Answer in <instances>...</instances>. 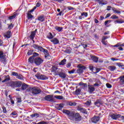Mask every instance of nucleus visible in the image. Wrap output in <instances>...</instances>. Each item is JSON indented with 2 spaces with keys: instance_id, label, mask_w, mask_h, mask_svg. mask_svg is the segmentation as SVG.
<instances>
[{
  "instance_id": "nucleus-23",
  "label": "nucleus",
  "mask_w": 124,
  "mask_h": 124,
  "mask_svg": "<svg viewBox=\"0 0 124 124\" xmlns=\"http://www.w3.org/2000/svg\"><path fill=\"white\" fill-rule=\"evenodd\" d=\"M28 87L29 85L26 84V83H23L21 86V89L23 90V91H25V90L28 89Z\"/></svg>"
},
{
  "instance_id": "nucleus-5",
  "label": "nucleus",
  "mask_w": 124,
  "mask_h": 124,
  "mask_svg": "<svg viewBox=\"0 0 124 124\" xmlns=\"http://www.w3.org/2000/svg\"><path fill=\"white\" fill-rule=\"evenodd\" d=\"M34 62L36 65H40L43 62L44 60L39 57H36L34 59Z\"/></svg>"
},
{
  "instance_id": "nucleus-31",
  "label": "nucleus",
  "mask_w": 124,
  "mask_h": 124,
  "mask_svg": "<svg viewBox=\"0 0 124 124\" xmlns=\"http://www.w3.org/2000/svg\"><path fill=\"white\" fill-rule=\"evenodd\" d=\"M38 21H40V22H44V16H41L38 18Z\"/></svg>"
},
{
  "instance_id": "nucleus-37",
  "label": "nucleus",
  "mask_w": 124,
  "mask_h": 124,
  "mask_svg": "<svg viewBox=\"0 0 124 124\" xmlns=\"http://www.w3.org/2000/svg\"><path fill=\"white\" fill-rule=\"evenodd\" d=\"M32 118H38L39 117V114L38 113L32 114L31 115Z\"/></svg>"
},
{
  "instance_id": "nucleus-32",
  "label": "nucleus",
  "mask_w": 124,
  "mask_h": 124,
  "mask_svg": "<svg viewBox=\"0 0 124 124\" xmlns=\"http://www.w3.org/2000/svg\"><path fill=\"white\" fill-rule=\"evenodd\" d=\"M47 38L48 39H53L54 38V36L52 34V33L50 32L47 36Z\"/></svg>"
},
{
  "instance_id": "nucleus-9",
  "label": "nucleus",
  "mask_w": 124,
  "mask_h": 124,
  "mask_svg": "<svg viewBox=\"0 0 124 124\" xmlns=\"http://www.w3.org/2000/svg\"><path fill=\"white\" fill-rule=\"evenodd\" d=\"M96 1H97L99 5H101V6H103V5H106V4L108 3L107 1L105 0H96Z\"/></svg>"
},
{
  "instance_id": "nucleus-53",
  "label": "nucleus",
  "mask_w": 124,
  "mask_h": 124,
  "mask_svg": "<svg viewBox=\"0 0 124 124\" xmlns=\"http://www.w3.org/2000/svg\"><path fill=\"white\" fill-rule=\"evenodd\" d=\"M81 16H84L85 17H88V13L86 12H83L81 13Z\"/></svg>"
},
{
  "instance_id": "nucleus-22",
  "label": "nucleus",
  "mask_w": 124,
  "mask_h": 124,
  "mask_svg": "<svg viewBox=\"0 0 124 124\" xmlns=\"http://www.w3.org/2000/svg\"><path fill=\"white\" fill-rule=\"evenodd\" d=\"M55 30L57 31H58L59 32H61L62 31V30H63V27H58V26H56L55 27Z\"/></svg>"
},
{
  "instance_id": "nucleus-25",
  "label": "nucleus",
  "mask_w": 124,
  "mask_h": 124,
  "mask_svg": "<svg viewBox=\"0 0 124 124\" xmlns=\"http://www.w3.org/2000/svg\"><path fill=\"white\" fill-rule=\"evenodd\" d=\"M60 77H61L62 79H64L65 78V77H66V75L64 74V73H61L58 75Z\"/></svg>"
},
{
  "instance_id": "nucleus-4",
  "label": "nucleus",
  "mask_w": 124,
  "mask_h": 124,
  "mask_svg": "<svg viewBox=\"0 0 124 124\" xmlns=\"http://www.w3.org/2000/svg\"><path fill=\"white\" fill-rule=\"evenodd\" d=\"M45 100L46 101H50V102H55L53 95H47L44 97Z\"/></svg>"
},
{
  "instance_id": "nucleus-50",
  "label": "nucleus",
  "mask_w": 124,
  "mask_h": 124,
  "mask_svg": "<svg viewBox=\"0 0 124 124\" xmlns=\"http://www.w3.org/2000/svg\"><path fill=\"white\" fill-rule=\"evenodd\" d=\"M16 101L18 103H20V102H22V99L20 97H17L16 98Z\"/></svg>"
},
{
  "instance_id": "nucleus-12",
  "label": "nucleus",
  "mask_w": 124,
  "mask_h": 124,
  "mask_svg": "<svg viewBox=\"0 0 124 124\" xmlns=\"http://www.w3.org/2000/svg\"><path fill=\"white\" fill-rule=\"evenodd\" d=\"M110 117L113 120H117V119H119V118H121V115L120 114H113L110 115Z\"/></svg>"
},
{
  "instance_id": "nucleus-8",
  "label": "nucleus",
  "mask_w": 124,
  "mask_h": 124,
  "mask_svg": "<svg viewBox=\"0 0 124 124\" xmlns=\"http://www.w3.org/2000/svg\"><path fill=\"white\" fill-rule=\"evenodd\" d=\"M94 91H95V88L93 87V85H88V92L89 93H93Z\"/></svg>"
},
{
  "instance_id": "nucleus-39",
  "label": "nucleus",
  "mask_w": 124,
  "mask_h": 124,
  "mask_svg": "<svg viewBox=\"0 0 124 124\" xmlns=\"http://www.w3.org/2000/svg\"><path fill=\"white\" fill-rule=\"evenodd\" d=\"M115 23L117 24H123L124 23V21H123L122 19L117 20L115 21Z\"/></svg>"
},
{
  "instance_id": "nucleus-51",
  "label": "nucleus",
  "mask_w": 124,
  "mask_h": 124,
  "mask_svg": "<svg viewBox=\"0 0 124 124\" xmlns=\"http://www.w3.org/2000/svg\"><path fill=\"white\" fill-rule=\"evenodd\" d=\"M32 15H31V14H30V13H28V19L29 20H30V19H31V18H32Z\"/></svg>"
},
{
  "instance_id": "nucleus-38",
  "label": "nucleus",
  "mask_w": 124,
  "mask_h": 124,
  "mask_svg": "<svg viewBox=\"0 0 124 124\" xmlns=\"http://www.w3.org/2000/svg\"><path fill=\"white\" fill-rule=\"evenodd\" d=\"M57 69H58V67H57L55 66H53L52 68L51 69V72H55L56 73V71H57Z\"/></svg>"
},
{
  "instance_id": "nucleus-41",
  "label": "nucleus",
  "mask_w": 124,
  "mask_h": 124,
  "mask_svg": "<svg viewBox=\"0 0 124 124\" xmlns=\"http://www.w3.org/2000/svg\"><path fill=\"white\" fill-rule=\"evenodd\" d=\"M69 105H70V106H76V105H77V103L76 102H71L69 103Z\"/></svg>"
},
{
  "instance_id": "nucleus-10",
  "label": "nucleus",
  "mask_w": 124,
  "mask_h": 124,
  "mask_svg": "<svg viewBox=\"0 0 124 124\" xmlns=\"http://www.w3.org/2000/svg\"><path fill=\"white\" fill-rule=\"evenodd\" d=\"M102 104H103V102L101 99L97 100L94 103V105L97 107H100Z\"/></svg>"
},
{
  "instance_id": "nucleus-3",
  "label": "nucleus",
  "mask_w": 124,
  "mask_h": 124,
  "mask_svg": "<svg viewBox=\"0 0 124 124\" xmlns=\"http://www.w3.org/2000/svg\"><path fill=\"white\" fill-rule=\"evenodd\" d=\"M41 52H43L45 55V58L46 60H50L51 59V56H50V54H49V51L47 49H45L43 48V47H42V49H41Z\"/></svg>"
},
{
  "instance_id": "nucleus-47",
  "label": "nucleus",
  "mask_w": 124,
  "mask_h": 124,
  "mask_svg": "<svg viewBox=\"0 0 124 124\" xmlns=\"http://www.w3.org/2000/svg\"><path fill=\"white\" fill-rule=\"evenodd\" d=\"M81 85L83 89H87V88H88V85L87 84V83H82Z\"/></svg>"
},
{
  "instance_id": "nucleus-1",
  "label": "nucleus",
  "mask_w": 124,
  "mask_h": 124,
  "mask_svg": "<svg viewBox=\"0 0 124 124\" xmlns=\"http://www.w3.org/2000/svg\"><path fill=\"white\" fill-rule=\"evenodd\" d=\"M63 113L65 114L68 117V119L71 121H75V122H80L82 120V116L80 115L79 113H75L73 111H70L67 109L63 110Z\"/></svg>"
},
{
  "instance_id": "nucleus-42",
  "label": "nucleus",
  "mask_w": 124,
  "mask_h": 124,
  "mask_svg": "<svg viewBox=\"0 0 124 124\" xmlns=\"http://www.w3.org/2000/svg\"><path fill=\"white\" fill-rule=\"evenodd\" d=\"M5 79L2 81V83H4L5 82H7V81H9L10 80V78L6 77V76L5 77Z\"/></svg>"
},
{
  "instance_id": "nucleus-24",
  "label": "nucleus",
  "mask_w": 124,
  "mask_h": 124,
  "mask_svg": "<svg viewBox=\"0 0 124 124\" xmlns=\"http://www.w3.org/2000/svg\"><path fill=\"white\" fill-rule=\"evenodd\" d=\"M29 37L30 39H31V40H33L34 37H35V32L31 31V34L30 35Z\"/></svg>"
},
{
  "instance_id": "nucleus-64",
  "label": "nucleus",
  "mask_w": 124,
  "mask_h": 124,
  "mask_svg": "<svg viewBox=\"0 0 124 124\" xmlns=\"http://www.w3.org/2000/svg\"><path fill=\"white\" fill-rule=\"evenodd\" d=\"M117 65L119 67H123V66H124V64L121 63H118Z\"/></svg>"
},
{
  "instance_id": "nucleus-46",
  "label": "nucleus",
  "mask_w": 124,
  "mask_h": 124,
  "mask_svg": "<svg viewBox=\"0 0 124 124\" xmlns=\"http://www.w3.org/2000/svg\"><path fill=\"white\" fill-rule=\"evenodd\" d=\"M110 19H119V16L116 15H113L110 17Z\"/></svg>"
},
{
  "instance_id": "nucleus-7",
  "label": "nucleus",
  "mask_w": 124,
  "mask_h": 124,
  "mask_svg": "<svg viewBox=\"0 0 124 124\" xmlns=\"http://www.w3.org/2000/svg\"><path fill=\"white\" fill-rule=\"evenodd\" d=\"M78 69L77 70V73H78V74H81V73H83L84 72V70L86 69V67L84 65H78Z\"/></svg>"
},
{
  "instance_id": "nucleus-61",
  "label": "nucleus",
  "mask_w": 124,
  "mask_h": 124,
  "mask_svg": "<svg viewBox=\"0 0 124 124\" xmlns=\"http://www.w3.org/2000/svg\"><path fill=\"white\" fill-rule=\"evenodd\" d=\"M67 8H68V10H73V9H74V8H73L71 6H68Z\"/></svg>"
},
{
  "instance_id": "nucleus-45",
  "label": "nucleus",
  "mask_w": 124,
  "mask_h": 124,
  "mask_svg": "<svg viewBox=\"0 0 124 124\" xmlns=\"http://www.w3.org/2000/svg\"><path fill=\"white\" fill-rule=\"evenodd\" d=\"M91 103H92V102L91 101H87L85 103V105H87V106H90Z\"/></svg>"
},
{
  "instance_id": "nucleus-19",
  "label": "nucleus",
  "mask_w": 124,
  "mask_h": 124,
  "mask_svg": "<svg viewBox=\"0 0 124 124\" xmlns=\"http://www.w3.org/2000/svg\"><path fill=\"white\" fill-rule=\"evenodd\" d=\"M78 111H80L81 113H83V114H85L86 115L88 114V112L87 111V110L83 108H78Z\"/></svg>"
},
{
  "instance_id": "nucleus-63",
  "label": "nucleus",
  "mask_w": 124,
  "mask_h": 124,
  "mask_svg": "<svg viewBox=\"0 0 124 124\" xmlns=\"http://www.w3.org/2000/svg\"><path fill=\"white\" fill-rule=\"evenodd\" d=\"M3 56H5L3 55V52L0 51V58H1V57H3Z\"/></svg>"
},
{
  "instance_id": "nucleus-15",
  "label": "nucleus",
  "mask_w": 124,
  "mask_h": 124,
  "mask_svg": "<svg viewBox=\"0 0 124 124\" xmlns=\"http://www.w3.org/2000/svg\"><path fill=\"white\" fill-rule=\"evenodd\" d=\"M0 62H2L4 64H6V58H5V55L0 57Z\"/></svg>"
},
{
  "instance_id": "nucleus-44",
  "label": "nucleus",
  "mask_w": 124,
  "mask_h": 124,
  "mask_svg": "<svg viewBox=\"0 0 124 124\" xmlns=\"http://www.w3.org/2000/svg\"><path fill=\"white\" fill-rule=\"evenodd\" d=\"M89 68L90 70H91V71H92V72H94L93 70H94V68L95 69V68H93V66L92 65L89 66Z\"/></svg>"
},
{
  "instance_id": "nucleus-43",
  "label": "nucleus",
  "mask_w": 124,
  "mask_h": 124,
  "mask_svg": "<svg viewBox=\"0 0 124 124\" xmlns=\"http://www.w3.org/2000/svg\"><path fill=\"white\" fill-rule=\"evenodd\" d=\"M32 53H33V50H29L27 53V55H28V56H31V55H32Z\"/></svg>"
},
{
  "instance_id": "nucleus-14",
  "label": "nucleus",
  "mask_w": 124,
  "mask_h": 124,
  "mask_svg": "<svg viewBox=\"0 0 124 124\" xmlns=\"http://www.w3.org/2000/svg\"><path fill=\"white\" fill-rule=\"evenodd\" d=\"M50 41L55 45H57V44H59V43H60V41H59L57 38H53Z\"/></svg>"
},
{
  "instance_id": "nucleus-60",
  "label": "nucleus",
  "mask_w": 124,
  "mask_h": 124,
  "mask_svg": "<svg viewBox=\"0 0 124 124\" xmlns=\"http://www.w3.org/2000/svg\"><path fill=\"white\" fill-rule=\"evenodd\" d=\"M2 108V109H3V113H6V112H7V111H6V108L5 107H3Z\"/></svg>"
},
{
  "instance_id": "nucleus-34",
  "label": "nucleus",
  "mask_w": 124,
  "mask_h": 124,
  "mask_svg": "<svg viewBox=\"0 0 124 124\" xmlns=\"http://www.w3.org/2000/svg\"><path fill=\"white\" fill-rule=\"evenodd\" d=\"M16 78L17 79H19V80H24V77H23V75H22L20 74L18 75Z\"/></svg>"
},
{
  "instance_id": "nucleus-55",
  "label": "nucleus",
  "mask_w": 124,
  "mask_h": 124,
  "mask_svg": "<svg viewBox=\"0 0 124 124\" xmlns=\"http://www.w3.org/2000/svg\"><path fill=\"white\" fill-rule=\"evenodd\" d=\"M111 20H107L105 22V26H106L108 24H110L111 23Z\"/></svg>"
},
{
  "instance_id": "nucleus-20",
  "label": "nucleus",
  "mask_w": 124,
  "mask_h": 124,
  "mask_svg": "<svg viewBox=\"0 0 124 124\" xmlns=\"http://www.w3.org/2000/svg\"><path fill=\"white\" fill-rule=\"evenodd\" d=\"M32 47L34 48V49H36L37 50H39L40 51H41V49H42V46H40L35 44L33 45Z\"/></svg>"
},
{
  "instance_id": "nucleus-52",
  "label": "nucleus",
  "mask_w": 124,
  "mask_h": 124,
  "mask_svg": "<svg viewBox=\"0 0 124 124\" xmlns=\"http://www.w3.org/2000/svg\"><path fill=\"white\" fill-rule=\"evenodd\" d=\"M101 70V69L100 68H96V71L93 72V73H94V74H96V73H98V72H99V71H100Z\"/></svg>"
},
{
  "instance_id": "nucleus-29",
  "label": "nucleus",
  "mask_w": 124,
  "mask_h": 124,
  "mask_svg": "<svg viewBox=\"0 0 124 124\" xmlns=\"http://www.w3.org/2000/svg\"><path fill=\"white\" fill-rule=\"evenodd\" d=\"M28 61L30 63H33V61H34V58H33V56H31L29 58Z\"/></svg>"
},
{
  "instance_id": "nucleus-21",
  "label": "nucleus",
  "mask_w": 124,
  "mask_h": 124,
  "mask_svg": "<svg viewBox=\"0 0 124 124\" xmlns=\"http://www.w3.org/2000/svg\"><path fill=\"white\" fill-rule=\"evenodd\" d=\"M16 88H20L22 86V82L20 81H15Z\"/></svg>"
},
{
  "instance_id": "nucleus-58",
  "label": "nucleus",
  "mask_w": 124,
  "mask_h": 124,
  "mask_svg": "<svg viewBox=\"0 0 124 124\" xmlns=\"http://www.w3.org/2000/svg\"><path fill=\"white\" fill-rule=\"evenodd\" d=\"M75 72V69H73L72 71H69L68 73L69 74H73Z\"/></svg>"
},
{
  "instance_id": "nucleus-36",
  "label": "nucleus",
  "mask_w": 124,
  "mask_h": 124,
  "mask_svg": "<svg viewBox=\"0 0 124 124\" xmlns=\"http://www.w3.org/2000/svg\"><path fill=\"white\" fill-rule=\"evenodd\" d=\"M63 106H64L63 104H60L57 108L58 110H62L63 108Z\"/></svg>"
},
{
  "instance_id": "nucleus-33",
  "label": "nucleus",
  "mask_w": 124,
  "mask_h": 124,
  "mask_svg": "<svg viewBox=\"0 0 124 124\" xmlns=\"http://www.w3.org/2000/svg\"><path fill=\"white\" fill-rule=\"evenodd\" d=\"M55 98L56 99L62 100L63 99V96L61 95H55L54 96Z\"/></svg>"
},
{
  "instance_id": "nucleus-54",
  "label": "nucleus",
  "mask_w": 124,
  "mask_h": 124,
  "mask_svg": "<svg viewBox=\"0 0 124 124\" xmlns=\"http://www.w3.org/2000/svg\"><path fill=\"white\" fill-rule=\"evenodd\" d=\"M120 46H121V43H119L116 45L113 46H112L114 47H120Z\"/></svg>"
},
{
  "instance_id": "nucleus-17",
  "label": "nucleus",
  "mask_w": 124,
  "mask_h": 124,
  "mask_svg": "<svg viewBox=\"0 0 124 124\" xmlns=\"http://www.w3.org/2000/svg\"><path fill=\"white\" fill-rule=\"evenodd\" d=\"M18 15V13L17 12H15L13 16H9V20H13L15 18H16V16Z\"/></svg>"
},
{
  "instance_id": "nucleus-13",
  "label": "nucleus",
  "mask_w": 124,
  "mask_h": 124,
  "mask_svg": "<svg viewBox=\"0 0 124 124\" xmlns=\"http://www.w3.org/2000/svg\"><path fill=\"white\" fill-rule=\"evenodd\" d=\"M119 83L120 85H124V76H122L119 77Z\"/></svg>"
},
{
  "instance_id": "nucleus-2",
  "label": "nucleus",
  "mask_w": 124,
  "mask_h": 124,
  "mask_svg": "<svg viewBox=\"0 0 124 124\" xmlns=\"http://www.w3.org/2000/svg\"><path fill=\"white\" fill-rule=\"evenodd\" d=\"M26 92L30 93L31 95H35L41 93V90L36 87L29 88L26 90Z\"/></svg>"
},
{
  "instance_id": "nucleus-49",
  "label": "nucleus",
  "mask_w": 124,
  "mask_h": 124,
  "mask_svg": "<svg viewBox=\"0 0 124 124\" xmlns=\"http://www.w3.org/2000/svg\"><path fill=\"white\" fill-rule=\"evenodd\" d=\"M108 38H110V36H103L102 40H105L106 39H108Z\"/></svg>"
},
{
  "instance_id": "nucleus-28",
  "label": "nucleus",
  "mask_w": 124,
  "mask_h": 124,
  "mask_svg": "<svg viewBox=\"0 0 124 124\" xmlns=\"http://www.w3.org/2000/svg\"><path fill=\"white\" fill-rule=\"evenodd\" d=\"M108 69H109V70H110V71H114L115 70H116V66H109L108 67Z\"/></svg>"
},
{
  "instance_id": "nucleus-40",
  "label": "nucleus",
  "mask_w": 124,
  "mask_h": 124,
  "mask_svg": "<svg viewBox=\"0 0 124 124\" xmlns=\"http://www.w3.org/2000/svg\"><path fill=\"white\" fill-rule=\"evenodd\" d=\"M112 11H113L114 13H116L117 14H121V13H122L120 11L117 10L115 9H113Z\"/></svg>"
},
{
  "instance_id": "nucleus-30",
  "label": "nucleus",
  "mask_w": 124,
  "mask_h": 124,
  "mask_svg": "<svg viewBox=\"0 0 124 124\" xmlns=\"http://www.w3.org/2000/svg\"><path fill=\"white\" fill-rule=\"evenodd\" d=\"M62 69L58 68L56 70V72H55L56 75H59V74H60V73H62Z\"/></svg>"
},
{
  "instance_id": "nucleus-27",
  "label": "nucleus",
  "mask_w": 124,
  "mask_h": 124,
  "mask_svg": "<svg viewBox=\"0 0 124 124\" xmlns=\"http://www.w3.org/2000/svg\"><path fill=\"white\" fill-rule=\"evenodd\" d=\"M65 62H66V59H64L59 63V65H64V64H65Z\"/></svg>"
},
{
  "instance_id": "nucleus-11",
  "label": "nucleus",
  "mask_w": 124,
  "mask_h": 124,
  "mask_svg": "<svg viewBox=\"0 0 124 124\" xmlns=\"http://www.w3.org/2000/svg\"><path fill=\"white\" fill-rule=\"evenodd\" d=\"M99 116H94L92 119V123H94V124H96L99 121Z\"/></svg>"
},
{
  "instance_id": "nucleus-6",
  "label": "nucleus",
  "mask_w": 124,
  "mask_h": 124,
  "mask_svg": "<svg viewBox=\"0 0 124 124\" xmlns=\"http://www.w3.org/2000/svg\"><path fill=\"white\" fill-rule=\"evenodd\" d=\"M35 77L39 80H47L48 78L44 75H41L40 74H37L35 75Z\"/></svg>"
},
{
  "instance_id": "nucleus-35",
  "label": "nucleus",
  "mask_w": 124,
  "mask_h": 124,
  "mask_svg": "<svg viewBox=\"0 0 124 124\" xmlns=\"http://www.w3.org/2000/svg\"><path fill=\"white\" fill-rule=\"evenodd\" d=\"M80 93H81V89H77L75 91V93L77 95H78V94H80Z\"/></svg>"
},
{
  "instance_id": "nucleus-18",
  "label": "nucleus",
  "mask_w": 124,
  "mask_h": 124,
  "mask_svg": "<svg viewBox=\"0 0 124 124\" xmlns=\"http://www.w3.org/2000/svg\"><path fill=\"white\" fill-rule=\"evenodd\" d=\"M91 58L94 62H98V57L95 56H91Z\"/></svg>"
},
{
  "instance_id": "nucleus-57",
  "label": "nucleus",
  "mask_w": 124,
  "mask_h": 124,
  "mask_svg": "<svg viewBox=\"0 0 124 124\" xmlns=\"http://www.w3.org/2000/svg\"><path fill=\"white\" fill-rule=\"evenodd\" d=\"M70 66H71V63H70V62H68L66 65V67H67V68H69V67H70Z\"/></svg>"
},
{
  "instance_id": "nucleus-59",
  "label": "nucleus",
  "mask_w": 124,
  "mask_h": 124,
  "mask_svg": "<svg viewBox=\"0 0 124 124\" xmlns=\"http://www.w3.org/2000/svg\"><path fill=\"white\" fill-rule=\"evenodd\" d=\"M111 16V14L108 13L105 16V19H107V18H109Z\"/></svg>"
},
{
  "instance_id": "nucleus-16",
  "label": "nucleus",
  "mask_w": 124,
  "mask_h": 124,
  "mask_svg": "<svg viewBox=\"0 0 124 124\" xmlns=\"http://www.w3.org/2000/svg\"><path fill=\"white\" fill-rule=\"evenodd\" d=\"M4 37H6V38H10L11 37V31H8L6 34L4 35Z\"/></svg>"
},
{
  "instance_id": "nucleus-48",
  "label": "nucleus",
  "mask_w": 124,
  "mask_h": 124,
  "mask_svg": "<svg viewBox=\"0 0 124 124\" xmlns=\"http://www.w3.org/2000/svg\"><path fill=\"white\" fill-rule=\"evenodd\" d=\"M18 75H19V74H18L17 73L15 72H13L12 73V75H13V76H16V77H17Z\"/></svg>"
},
{
  "instance_id": "nucleus-62",
  "label": "nucleus",
  "mask_w": 124,
  "mask_h": 124,
  "mask_svg": "<svg viewBox=\"0 0 124 124\" xmlns=\"http://www.w3.org/2000/svg\"><path fill=\"white\" fill-rule=\"evenodd\" d=\"M102 43L104 44V45H107V43L105 42L104 40H102Z\"/></svg>"
},
{
  "instance_id": "nucleus-56",
  "label": "nucleus",
  "mask_w": 124,
  "mask_h": 124,
  "mask_svg": "<svg viewBox=\"0 0 124 124\" xmlns=\"http://www.w3.org/2000/svg\"><path fill=\"white\" fill-rule=\"evenodd\" d=\"M107 87L108 88V89H111L112 88V85L109 83L106 84Z\"/></svg>"
},
{
  "instance_id": "nucleus-26",
  "label": "nucleus",
  "mask_w": 124,
  "mask_h": 124,
  "mask_svg": "<svg viewBox=\"0 0 124 124\" xmlns=\"http://www.w3.org/2000/svg\"><path fill=\"white\" fill-rule=\"evenodd\" d=\"M9 86H10V87H11V88H13V89H15V88H16L15 81L11 82L9 83Z\"/></svg>"
}]
</instances>
